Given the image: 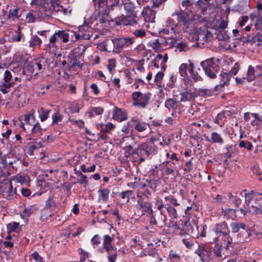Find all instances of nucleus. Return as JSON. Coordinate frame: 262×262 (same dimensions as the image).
Wrapping results in <instances>:
<instances>
[{"label": "nucleus", "mask_w": 262, "mask_h": 262, "mask_svg": "<svg viewBox=\"0 0 262 262\" xmlns=\"http://www.w3.org/2000/svg\"><path fill=\"white\" fill-rule=\"evenodd\" d=\"M75 42L74 31L62 30L56 31L49 38V42L45 45V49L49 51H55L62 43L68 41Z\"/></svg>", "instance_id": "obj_1"}, {"label": "nucleus", "mask_w": 262, "mask_h": 262, "mask_svg": "<svg viewBox=\"0 0 262 262\" xmlns=\"http://www.w3.org/2000/svg\"><path fill=\"white\" fill-rule=\"evenodd\" d=\"M117 0H93L96 9L99 11V14L102 15L100 19V23L110 21L109 13L114 6L117 5Z\"/></svg>", "instance_id": "obj_2"}, {"label": "nucleus", "mask_w": 262, "mask_h": 262, "mask_svg": "<svg viewBox=\"0 0 262 262\" xmlns=\"http://www.w3.org/2000/svg\"><path fill=\"white\" fill-rule=\"evenodd\" d=\"M122 4L124 5V8L126 11V15L122 16L118 18L116 21L118 25H130L134 26L138 23V18L135 11V7L130 3H124L122 1Z\"/></svg>", "instance_id": "obj_3"}, {"label": "nucleus", "mask_w": 262, "mask_h": 262, "mask_svg": "<svg viewBox=\"0 0 262 262\" xmlns=\"http://www.w3.org/2000/svg\"><path fill=\"white\" fill-rule=\"evenodd\" d=\"M157 150V147L150 142H143L138 145L135 149L134 153L139 157L140 163L145 162L150 156L155 155Z\"/></svg>", "instance_id": "obj_4"}, {"label": "nucleus", "mask_w": 262, "mask_h": 262, "mask_svg": "<svg viewBox=\"0 0 262 262\" xmlns=\"http://www.w3.org/2000/svg\"><path fill=\"white\" fill-rule=\"evenodd\" d=\"M220 59L215 58H208L202 61L200 65L204 71L206 75L211 79L216 77V74L220 71Z\"/></svg>", "instance_id": "obj_5"}, {"label": "nucleus", "mask_w": 262, "mask_h": 262, "mask_svg": "<svg viewBox=\"0 0 262 262\" xmlns=\"http://www.w3.org/2000/svg\"><path fill=\"white\" fill-rule=\"evenodd\" d=\"M230 228L233 233H238L236 235V241L238 243H244L250 236L249 227L245 224L233 222L230 224Z\"/></svg>", "instance_id": "obj_6"}, {"label": "nucleus", "mask_w": 262, "mask_h": 262, "mask_svg": "<svg viewBox=\"0 0 262 262\" xmlns=\"http://www.w3.org/2000/svg\"><path fill=\"white\" fill-rule=\"evenodd\" d=\"M114 45L112 52L113 53H120L123 49L132 46L135 41L134 37H114L111 39Z\"/></svg>", "instance_id": "obj_7"}, {"label": "nucleus", "mask_w": 262, "mask_h": 262, "mask_svg": "<svg viewBox=\"0 0 262 262\" xmlns=\"http://www.w3.org/2000/svg\"><path fill=\"white\" fill-rule=\"evenodd\" d=\"M165 201H168V204L165 207V209L168 213V217L171 220L177 219L178 217L176 207L180 206L178 200L172 195L166 196L164 198Z\"/></svg>", "instance_id": "obj_8"}, {"label": "nucleus", "mask_w": 262, "mask_h": 262, "mask_svg": "<svg viewBox=\"0 0 262 262\" xmlns=\"http://www.w3.org/2000/svg\"><path fill=\"white\" fill-rule=\"evenodd\" d=\"M151 94L149 93L144 94L140 92H135L132 94L133 105L144 108L149 103Z\"/></svg>", "instance_id": "obj_9"}, {"label": "nucleus", "mask_w": 262, "mask_h": 262, "mask_svg": "<svg viewBox=\"0 0 262 262\" xmlns=\"http://www.w3.org/2000/svg\"><path fill=\"white\" fill-rule=\"evenodd\" d=\"M182 27L178 28V30H183L184 32L189 33L190 35H192V39L193 40L197 41L195 45L192 46H196L197 47H201L200 42H198L199 40V35L201 33H198V30L194 28V25L190 20H188L187 23H184L182 25Z\"/></svg>", "instance_id": "obj_10"}, {"label": "nucleus", "mask_w": 262, "mask_h": 262, "mask_svg": "<svg viewBox=\"0 0 262 262\" xmlns=\"http://www.w3.org/2000/svg\"><path fill=\"white\" fill-rule=\"evenodd\" d=\"M194 253L200 258L202 262H209L211 260V248L207 245H199Z\"/></svg>", "instance_id": "obj_11"}, {"label": "nucleus", "mask_w": 262, "mask_h": 262, "mask_svg": "<svg viewBox=\"0 0 262 262\" xmlns=\"http://www.w3.org/2000/svg\"><path fill=\"white\" fill-rule=\"evenodd\" d=\"M91 27L88 24H84L78 27V31H74V37L75 42L79 40L90 39L92 36Z\"/></svg>", "instance_id": "obj_12"}, {"label": "nucleus", "mask_w": 262, "mask_h": 262, "mask_svg": "<svg viewBox=\"0 0 262 262\" xmlns=\"http://www.w3.org/2000/svg\"><path fill=\"white\" fill-rule=\"evenodd\" d=\"M44 58H42L41 59H34V60L29 62L27 63V70L31 74L35 73V75L37 74L39 71H41L44 70L45 68H43V66L45 67V64H44Z\"/></svg>", "instance_id": "obj_13"}, {"label": "nucleus", "mask_w": 262, "mask_h": 262, "mask_svg": "<svg viewBox=\"0 0 262 262\" xmlns=\"http://www.w3.org/2000/svg\"><path fill=\"white\" fill-rule=\"evenodd\" d=\"M144 183L150 189L151 191L154 193L156 192L157 187L161 184L160 178L158 176V171L154 170Z\"/></svg>", "instance_id": "obj_14"}, {"label": "nucleus", "mask_w": 262, "mask_h": 262, "mask_svg": "<svg viewBox=\"0 0 262 262\" xmlns=\"http://www.w3.org/2000/svg\"><path fill=\"white\" fill-rule=\"evenodd\" d=\"M79 49L75 48L73 49L66 57L68 62V67L69 69L78 67L82 68V64L78 60L79 58Z\"/></svg>", "instance_id": "obj_15"}, {"label": "nucleus", "mask_w": 262, "mask_h": 262, "mask_svg": "<svg viewBox=\"0 0 262 262\" xmlns=\"http://www.w3.org/2000/svg\"><path fill=\"white\" fill-rule=\"evenodd\" d=\"M180 231L178 233V235L181 236L189 235L193 232V227L190 222V220L188 217H184L183 220H181Z\"/></svg>", "instance_id": "obj_16"}, {"label": "nucleus", "mask_w": 262, "mask_h": 262, "mask_svg": "<svg viewBox=\"0 0 262 262\" xmlns=\"http://www.w3.org/2000/svg\"><path fill=\"white\" fill-rule=\"evenodd\" d=\"M214 243H219V244H222L224 246V248L226 250H229L230 247H231L232 244V238L230 234H221L217 235L213 238Z\"/></svg>", "instance_id": "obj_17"}, {"label": "nucleus", "mask_w": 262, "mask_h": 262, "mask_svg": "<svg viewBox=\"0 0 262 262\" xmlns=\"http://www.w3.org/2000/svg\"><path fill=\"white\" fill-rule=\"evenodd\" d=\"M160 170L161 175L164 179H168L169 176H171L173 178H176L178 173V169L173 168L171 165H163V163L160 165Z\"/></svg>", "instance_id": "obj_18"}, {"label": "nucleus", "mask_w": 262, "mask_h": 262, "mask_svg": "<svg viewBox=\"0 0 262 262\" xmlns=\"http://www.w3.org/2000/svg\"><path fill=\"white\" fill-rule=\"evenodd\" d=\"M152 193L144 183H141L138 186L137 197L139 199H149Z\"/></svg>", "instance_id": "obj_19"}, {"label": "nucleus", "mask_w": 262, "mask_h": 262, "mask_svg": "<svg viewBox=\"0 0 262 262\" xmlns=\"http://www.w3.org/2000/svg\"><path fill=\"white\" fill-rule=\"evenodd\" d=\"M137 205L138 209L142 212V215H144L145 213L152 214L154 212L152 208V203L149 201H144V199H139L137 201Z\"/></svg>", "instance_id": "obj_20"}, {"label": "nucleus", "mask_w": 262, "mask_h": 262, "mask_svg": "<svg viewBox=\"0 0 262 262\" xmlns=\"http://www.w3.org/2000/svg\"><path fill=\"white\" fill-rule=\"evenodd\" d=\"M130 122L135 130L138 132H143L146 130L149 126L148 123L141 121L137 116H134L130 119Z\"/></svg>", "instance_id": "obj_21"}, {"label": "nucleus", "mask_w": 262, "mask_h": 262, "mask_svg": "<svg viewBox=\"0 0 262 262\" xmlns=\"http://www.w3.org/2000/svg\"><path fill=\"white\" fill-rule=\"evenodd\" d=\"M172 16L177 15L178 23L174 24L176 28L180 27L184 23H187L190 20L189 14L184 10H181L178 12L172 14Z\"/></svg>", "instance_id": "obj_22"}, {"label": "nucleus", "mask_w": 262, "mask_h": 262, "mask_svg": "<svg viewBox=\"0 0 262 262\" xmlns=\"http://www.w3.org/2000/svg\"><path fill=\"white\" fill-rule=\"evenodd\" d=\"M213 231L216 236L221 234H230V232L228 224L225 221L216 223L215 225Z\"/></svg>", "instance_id": "obj_23"}, {"label": "nucleus", "mask_w": 262, "mask_h": 262, "mask_svg": "<svg viewBox=\"0 0 262 262\" xmlns=\"http://www.w3.org/2000/svg\"><path fill=\"white\" fill-rule=\"evenodd\" d=\"M250 19L253 22L256 30H262V16L258 11L251 13Z\"/></svg>", "instance_id": "obj_24"}, {"label": "nucleus", "mask_w": 262, "mask_h": 262, "mask_svg": "<svg viewBox=\"0 0 262 262\" xmlns=\"http://www.w3.org/2000/svg\"><path fill=\"white\" fill-rule=\"evenodd\" d=\"M113 118L120 122L126 120L128 118L127 113L125 110L115 107L113 113Z\"/></svg>", "instance_id": "obj_25"}, {"label": "nucleus", "mask_w": 262, "mask_h": 262, "mask_svg": "<svg viewBox=\"0 0 262 262\" xmlns=\"http://www.w3.org/2000/svg\"><path fill=\"white\" fill-rule=\"evenodd\" d=\"M189 64L188 66V72L190 74V81L191 82H196L198 81H202V78L199 75L196 71H194V66L191 61L189 60Z\"/></svg>", "instance_id": "obj_26"}, {"label": "nucleus", "mask_w": 262, "mask_h": 262, "mask_svg": "<svg viewBox=\"0 0 262 262\" xmlns=\"http://www.w3.org/2000/svg\"><path fill=\"white\" fill-rule=\"evenodd\" d=\"M228 196L229 200L234 205L236 208H238L242 203L241 197L243 196V192L239 191L232 193H228Z\"/></svg>", "instance_id": "obj_27"}, {"label": "nucleus", "mask_w": 262, "mask_h": 262, "mask_svg": "<svg viewBox=\"0 0 262 262\" xmlns=\"http://www.w3.org/2000/svg\"><path fill=\"white\" fill-rule=\"evenodd\" d=\"M103 246L106 252H110V251L114 250L112 242L113 241V237H112L108 234L104 235L103 236Z\"/></svg>", "instance_id": "obj_28"}, {"label": "nucleus", "mask_w": 262, "mask_h": 262, "mask_svg": "<svg viewBox=\"0 0 262 262\" xmlns=\"http://www.w3.org/2000/svg\"><path fill=\"white\" fill-rule=\"evenodd\" d=\"M38 209L37 205L34 204L26 208L24 210L20 213L21 219L28 220L30 215Z\"/></svg>", "instance_id": "obj_29"}, {"label": "nucleus", "mask_w": 262, "mask_h": 262, "mask_svg": "<svg viewBox=\"0 0 262 262\" xmlns=\"http://www.w3.org/2000/svg\"><path fill=\"white\" fill-rule=\"evenodd\" d=\"M194 6L198 9V10H196V12L200 10L201 14L205 15L208 7L210 6V4L208 2H205L203 0H199L196 3H194ZM195 11V10H194L193 13H194Z\"/></svg>", "instance_id": "obj_30"}, {"label": "nucleus", "mask_w": 262, "mask_h": 262, "mask_svg": "<svg viewBox=\"0 0 262 262\" xmlns=\"http://www.w3.org/2000/svg\"><path fill=\"white\" fill-rule=\"evenodd\" d=\"M225 149L226 151L224 154V157L229 159H231L237 151L236 145L228 144L226 145Z\"/></svg>", "instance_id": "obj_31"}, {"label": "nucleus", "mask_w": 262, "mask_h": 262, "mask_svg": "<svg viewBox=\"0 0 262 262\" xmlns=\"http://www.w3.org/2000/svg\"><path fill=\"white\" fill-rule=\"evenodd\" d=\"M115 128V125L111 122H108L106 124L100 123L97 125V129L100 132L104 133H110L112 130Z\"/></svg>", "instance_id": "obj_32"}, {"label": "nucleus", "mask_w": 262, "mask_h": 262, "mask_svg": "<svg viewBox=\"0 0 262 262\" xmlns=\"http://www.w3.org/2000/svg\"><path fill=\"white\" fill-rule=\"evenodd\" d=\"M223 248V246H222V244H219V243H215L212 251V253H213V256L217 258L223 259V254L222 253Z\"/></svg>", "instance_id": "obj_33"}, {"label": "nucleus", "mask_w": 262, "mask_h": 262, "mask_svg": "<svg viewBox=\"0 0 262 262\" xmlns=\"http://www.w3.org/2000/svg\"><path fill=\"white\" fill-rule=\"evenodd\" d=\"M235 211L236 209H233L231 208H228L224 209H221L222 215L224 216V218L227 220H234L235 217Z\"/></svg>", "instance_id": "obj_34"}, {"label": "nucleus", "mask_w": 262, "mask_h": 262, "mask_svg": "<svg viewBox=\"0 0 262 262\" xmlns=\"http://www.w3.org/2000/svg\"><path fill=\"white\" fill-rule=\"evenodd\" d=\"M41 44L42 40L37 35H32L29 41V47L34 48L37 47L39 48Z\"/></svg>", "instance_id": "obj_35"}, {"label": "nucleus", "mask_w": 262, "mask_h": 262, "mask_svg": "<svg viewBox=\"0 0 262 262\" xmlns=\"http://www.w3.org/2000/svg\"><path fill=\"white\" fill-rule=\"evenodd\" d=\"M247 209L251 213L255 215H260L262 217V205L260 203L257 205H251Z\"/></svg>", "instance_id": "obj_36"}, {"label": "nucleus", "mask_w": 262, "mask_h": 262, "mask_svg": "<svg viewBox=\"0 0 262 262\" xmlns=\"http://www.w3.org/2000/svg\"><path fill=\"white\" fill-rule=\"evenodd\" d=\"M31 129V135L33 137H38L42 135V128L41 127L40 123L36 121L34 124Z\"/></svg>", "instance_id": "obj_37"}, {"label": "nucleus", "mask_w": 262, "mask_h": 262, "mask_svg": "<svg viewBox=\"0 0 262 262\" xmlns=\"http://www.w3.org/2000/svg\"><path fill=\"white\" fill-rule=\"evenodd\" d=\"M210 141L212 143H217L220 145H222L224 143V139L222 138V136L216 132L211 133Z\"/></svg>", "instance_id": "obj_38"}, {"label": "nucleus", "mask_w": 262, "mask_h": 262, "mask_svg": "<svg viewBox=\"0 0 262 262\" xmlns=\"http://www.w3.org/2000/svg\"><path fill=\"white\" fill-rule=\"evenodd\" d=\"M224 111V115L228 118L233 117L234 115H236L238 113V110L235 106H226Z\"/></svg>", "instance_id": "obj_39"}, {"label": "nucleus", "mask_w": 262, "mask_h": 262, "mask_svg": "<svg viewBox=\"0 0 262 262\" xmlns=\"http://www.w3.org/2000/svg\"><path fill=\"white\" fill-rule=\"evenodd\" d=\"M178 101L172 98H168L165 102V106L169 111L174 110L178 107Z\"/></svg>", "instance_id": "obj_40"}, {"label": "nucleus", "mask_w": 262, "mask_h": 262, "mask_svg": "<svg viewBox=\"0 0 262 262\" xmlns=\"http://www.w3.org/2000/svg\"><path fill=\"white\" fill-rule=\"evenodd\" d=\"M51 110L45 109L43 107H40L38 110L39 117L41 122L45 121L49 117Z\"/></svg>", "instance_id": "obj_41"}, {"label": "nucleus", "mask_w": 262, "mask_h": 262, "mask_svg": "<svg viewBox=\"0 0 262 262\" xmlns=\"http://www.w3.org/2000/svg\"><path fill=\"white\" fill-rule=\"evenodd\" d=\"M253 120L250 121V124L251 125L254 126H259L262 125V116H259L258 114L255 113L252 115Z\"/></svg>", "instance_id": "obj_42"}, {"label": "nucleus", "mask_w": 262, "mask_h": 262, "mask_svg": "<svg viewBox=\"0 0 262 262\" xmlns=\"http://www.w3.org/2000/svg\"><path fill=\"white\" fill-rule=\"evenodd\" d=\"M16 190L15 189L14 191H13L12 184L10 182L8 189L7 191L4 192L3 196L7 200H10L13 199L14 194L16 193Z\"/></svg>", "instance_id": "obj_43"}, {"label": "nucleus", "mask_w": 262, "mask_h": 262, "mask_svg": "<svg viewBox=\"0 0 262 262\" xmlns=\"http://www.w3.org/2000/svg\"><path fill=\"white\" fill-rule=\"evenodd\" d=\"M256 76L255 75V68L250 65L248 67L246 79L248 82H251L254 80Z\"/></svg>", "instance_id": "obj_44"}, {"label": "nucleus", "mask_w": 262, "mask_h": 262, "mask_svg": "<svg viewBox=\"0 0 262 262\" xmlns=\"http://www.w3.org/2000/svg\"><path fill=\"white\" fill-rule=\"evenodd\" d=\"M110 190L107 188L100 189L98 191L99 199H102L103 202H106L108 199Z\"/></svg>", "instance_id": "obj_45"}, {"label": "nucleus", "mask_w": 262, "mask_h": 262, "mask_svg": "<svg viewBox=\"0 0 262 262\" xmlns=\"http://www.w3.org/2000/svg\"><path fill=\"white\" fill-rule=\"evenodd\" d=\"M134 194L132 190H126L119 193L118 195L123 200H125L126 203H127L129 202L130 197Z\"/></svg>", "instance_id": "obj_46"}, {"label": "nucleus", "mask_w": 262, "mask_h": 262, "mask_svg": "<svg viewBox=\"0 0 262 262\" xmlns=\"http://www.w3.org/2000/svg\"><path fill=\"white\" fill-rule=\"evenodd\" d=\"M19 10V8L17 7L10 8L9 10L8 18H12L13 19L19 18L20 17V14L18 15Z\"/></svg>", "instance_id": "obj_47"}, {"label": "nucleus", "mask_w": 262, "mask_h": 262, "mask_svg": "<svg viewBox=\"0 0 262 262\" xmlns=\"http://www.w3.org/2000/svg\"><path fill=\"white\" fill-rule=\"evenodd\" d=\"M52 118V122L51 124L52 125H54L55 124H59V122L62 121L63 117L59 111H57L53 114Z\"/></svg>", "instance_id": "obj_48"}, {"label": "nucleus", "mask_w": 262, "mask_h": 262, "mask_svg": "<svg viewBox=\"0 0 262 262\" xmlns=\"http://www.w3.org/2000/svg\"><path fill=\"white\" fill-rule=\"evenodd\" d=\"M154 204L158 210H161V209L165 208L166 205L168 204V201H165V202L163 203L162 200L157 196L155 199Z\"/></svg>", "instance_id": "obj_49"}, {"label": "nucleus", "mask_w": 262, "mask_h": 262, "mask_svg": "<svg viewBox=\"0 0 262 262\" xmlns=\"http://www.w3.org/2000/svg\"><path fill=\"white\" fill-rule=\"evenodd\" d=\"M238 146L241 148H244L250 151L253 148L252 144L247 140H238Z\"/></svg>", "instance_id": "obj_50"}, {"label": "nucleus", "mask_w": 262, "mask_h": 262, "mask_svg": "<svg viewBox=\"0 0 262 262\" xmlns=\"http://www.w3.org/2000/svg\"><path fill=\"white\" fill-rule=\"evenodd\" d=\"M220 75L221 77L220 83H222L224 86L228 83L230 80V78L231 77L230 74H228V73L224 72H222Z\"/></svg>", "instance_id": "obj_51"}, {"label": "nucleus", "mask_w": 262, "mask_h": 262, "mask_svg": "<svg viewBox=\"0 0 262 262\" xmlns=\"http://www.w3.org/2000/svg\"><path fill=\"white\" fill-rule=\"evenodd\" d=\"M106 253L108 262H116L118 256L117 249L115 248L114 250L110 251V252Z\"/></svg>", "instance_id": "obj_52"}, {"label": "nucleus", "mask_w": 262, "mask_h": 262, "mask_svg": "<svg viewBox=\"0 0 262 262\" xmlns=\"http://www.w3.org/2000/svg\"><path fill=\"white\" fill-rule=\"evenodd\" d=\"M180 95H181V98L180 100V102H185V101H190L192 99V93L187 91L180 93Z\"/></svg>", "instance_id": "obj_53"}, {"label": "nucleus", "mask_w": 262, "mask_h": 262, "mask_svg": "<svg viewBox=\"0 0 262 262\" xmlns=\"http://www.w3.org/2000/svg\"><path fill=\"white\" fill-rule=\"evenodd\" d=\"M13 82H3L0 84V91L3 94L8 93L9 92V89L12 86Z\"/></svg>", "instance_id": "obj_54"}, {"label": "nucleus", "mask_w": 262, "mask_h": 262, "mask_svg": "<svg viewBox=\"0 0 262 262\" xmlns=\"http://www.w3.org/2000/svg\"><path fill=\"white\" fill-rule=\"evenodd\" d=\"M149 45L155 51H159L161 49V44L159 41V39L157 38L149 42Z\"/></svg>", "instance_id": "obj_55"}, {"label": "nucleus", "mask_w": 262, "mask_h": 262, "mask_svg": "<svg viewBox=\"0 0 262 262\" xmlns=\"http://www.w3.org/2000/svg\"><path fill=\"white\" fill-rule=\"evenodd\" d=\"M245 203L246 206L248 207V206H251V202L254 199V194L253 190H251V191L245 193Z\"/></svg>", "instance_id": "obj_56"}, {"label": "nucleus", "mask_w": 262, "mask_h": 262, "mask_svg": "<svg viewBox=\"0 0 262 262\" xmlns=\"http://www.w3.org/2000/svg\"><path fill=\"white\" fill-rule=\"evenodd\" d=\"M187 71H188V67L186 63H182L179 67V73L182 77H189Z\"/></svg>", "instance_id": "obj_57"}, {"label": "nucleus", "mask_w": 262, "mask_h": 262, "mask_svg": "<svg viewBox=\"0 0 262 262\" xmlns=\"http://www.w3.org/2000/svg\"><path fill=\"white\" fill-rule=\"evenodd\" d=\"M198 92L203 97H211L214 95V91L211 89H200Z\"/></svg>", "instance_id": "obj_58"}, {"label": "nucleus", "mask_w": 262, "mask_h": 262, "mask_svg": "<svg viewBox=\"0 0 262 262\" xmlns=\"http://www.w3.org/2000/svg\"><path fill=\"white\" fill-rule=\"evenodd\" d=\"M56 207V203L53 201V198L49 196L45 202V208L47 209L52 210Z\"/></svg>", "instance_id": "obj_59"}, {"label": "nucleus", "mask_w": 262, "mask_h": 262, "mask_svg": "<svg viewBox=\"0 0 262 262\" xmlns=\"http://www.w3.org/2000/svg\"><path fill=\"white\" fill-rule=\"evenodd\" d=\"M78 253L80 255V260L78 262H84L86 260V258L89 256V253L81 248L78 249Z\"/></svg>", "instance_id": "obj_60"}, {"label": "nucleus", "mask_w": 262, "mask_h": 262, "mask_svg": "<svg viewBox=\"0 0 262 262\" xmlns=\"http://www.w3.org/2000/svg\"><path fill=\"white\" fill-rule=\"evenodd\" d=\"M103 108L101 107H93L90 112L91 117L101 115L103 113Z\"/></svg>", "instance_id": "obj_61"}, {"label": "nucleus", "mask_w": 262, "mask_h": 262, "mask_svg": "<svg viewBox=\"0 0 262 262\" xmlns=\"http://www.w3.org/2000/svg\"><path fill=\"white\" fill-rule=\"evenodd\" d=\"M175 47L179 50L180 52L185 51L188 50L189 48L186 43L181 41L177 43Z\"/></svg>", "instance_id": "obj_62"}, {"label": "nucleus", "mask_w": 262, "mask_h": 262, "mask_svg": "<svg viewBox=\"0 0 262 262\" xmlns=\"http://www.w3.org/2000/svg\"><path fill=\"white\" fill-rule=\"evenodd\" d=\"M123 149L125 151V156L126 158H128L130 156L136 155V154L134 153L135 149H133V147L130 145L124 147Z\"/></svg>", "instance_id": "obj_63"}, {"label": "nucleus", "mask_w": 262, "mask_h": 262, "mask_svg": "<svg viewBox=\"0 0 262 262\" xmlns=\"http://www.w3.org/2000/svg\"><path fill=\"white\" fill-rule=\"evenodd\" d=\"M182 242L185 246L186 248L188 249H192L194 246V243L191 238H183Z\"/></svg>", "instance_id": "obj_64"}]
</instances>
